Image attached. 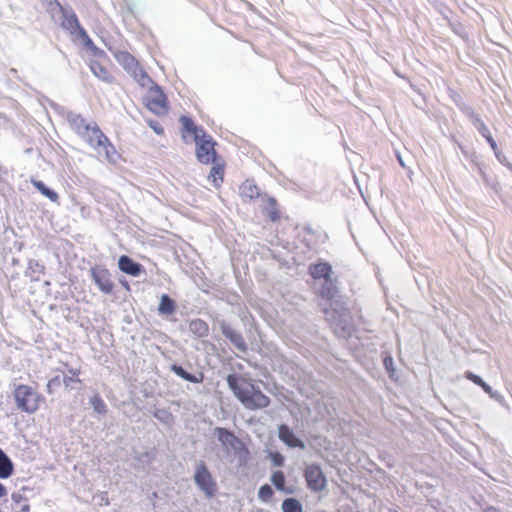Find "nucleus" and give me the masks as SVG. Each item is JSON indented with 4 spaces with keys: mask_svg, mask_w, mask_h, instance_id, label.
Listing matches in <instances>:
<instances>
[{
    "mask_svg": "<svg viewBox=\"0 0 512 512\" xmlns=\"http://www.w3.org/2000/svg\"><path fill=\"white\" fill-rule=\"evenodd\" d=\"M322 313L334 333L347 337L353 328V319L341 294L337 275L328 262L322 261Z\"/></svg>",
    "mask_w": 512,
    "mask_h": 512,
    "instance_id": "1",
    "label": "nucleus"
},
{
    "mask_svg": "<svg viewBox=\"0 0 512 512\" xmlns=\"http://www.w3.org/2000/svg\"><path fill=\"white\" fill-rule=\"evenodd\" d=\"M227 383L236 398L245 408L258 410L270 405L269 397L250 380L236 374H230L227 376Z\"/></svg>",
    "mask_w": 512,
    "mask_h": 512,
    "instance_id": "2",
    "label": "nucleus"
},
{
    "mask_svg": "<svg viewBox=\"0 0 512 512\" xmlns=\"http://www.w3.org/2000/svg\"><path fill=\"white\" fill-rule=\"evenodd\" d=\"M13 399L17 409L27 414H34L45 402V397L38 391L37 385L28 384L15 385Z\"/></svg>",
    "mask_w": 512,
    "mask_h": 512,
    "instance_id": "3",
    "label": "nucleus"
},
{
    "mask_svg": "<svg viewBox=\"0 0 512 512\" xmlns=\"http://www.w3.org/2000/svg\"><path fill=\"white\" fill-rule=\"evenodd\" d=\"M80 137L99 153L103 152L106 160L110 162L116 160L118 153L114 145L97 124H91Z\"/></svg>",
    "mask_w": 512,
    "mask_h": 512,
    "instance_id": "4",
    "label": "nucleus"
},
{
    "mask_svg": "<svg viewBox=\"0 0 512 512\" xmlns=\"http://www.w3.org/2000/svg\"><path fill=\"white\" fill-rule=\"evenodd\" d=\"M110 60L104 51H99L90 61L89 67L93 74L102 81L111 83L114 80Z\"/></svg>",
    "mask_w": 512,
    "mask_h": 512,
    "instance_id": "5",
    "label": "nucleus"
},
{
    "mask_svg": "<svg viewBox=\"0 0 512 512\" xmlns=\"http://www.w3.org/2000/svg\"><path fill=\"white\" fill-rule=\"evenodd\" d=\"M195 142L197 144L196 157L199 162L209 164L217 159L215 151L216 142L212 140L211 136L203 132V135Z\"/></svg>",
    "mask_w": 512,
    "mask_h": 512,
    "instance_id": "6",
    "label": "nucleus"
},
{
    "mask_svg": "<svg viewBox=\"0 0 512 512\" xmlns=\"http://www.w3.org/2000/svg\"><path fill=\"white\" fill-rule=\"evenodd\" d=\"M147 108L155 114H165L168 109L167 97L159 87H151L145 102Z\"/></svg>",
    "mask_w": 512,
    "mask_h": 512,
    "instance_id": "7",
    "label": "nucleus"
},
{
    "mask_svg": "<svg viewBox=\"0 0 512 512\" xmlns=\"http://www.w3.org/2000/svg\"><path fill=\"white\" fill-rule=\"evenodd\" d=\"M194 479L208 497H212L215 494L216 483L204 463L197 466Z\"/></svg>",
    "mask_w": 512,
    "mask_h": 512,
    "instance_id": "8",
    "label": "nucleus"
},
{
    "mask_svg": "<svg viewBox=\"0 0 512 512\" xmlns=\"http://www.w3.org/2000/svg\"><path fill=\"white\" fill-rule=\"evenodd\" d=\"M91 273L93 280L103 293L110 294L113 291L114 283L111 280V275L108 269L97 267L93 268Z\"/></svg>",
    "mask_w": 512,
    "mask_h": 512,
    "instance_id": "9",
    "label": "nucleus"
},
{
    "mask_svg": "<svg viewBox=\"0 0 512 512\" xmlns=\"http://www.w3.org/2000/svg\"><path fill=\"white\" fill-rule=\"evenodd\" d=\"M60 9L63 12L61 26L71 34L78 32L83 39L87 40V43H91L86 31L80 26L77 16L74 13H68L62 6H60Z\"/></svg>",
    "mask_w": 512,
    "mask_h": 512,
    "instance_id": "10",
    "label": "nucleus"
},
{
    "mask_svg": "<svg viewBox=\"0 0 512 512\" xmlns=\"http://www.w3.org/2000/svg\"><path fill=\"white\" fill-rule=\"evenodd\" d=\"M113 56L126 71L136 74L140 70L138 60L129 52L117 50L113 53Z\"/></svg>",
    "mask_w": 512,
    "mask_h": 512,
    "instance_id": "11",
    "label": "nucleus"
},
{
    "mask_svg": "<svg viewBox=\"0 0 512 512\" xmlns=\"http://www.w3.org/2000/svg\"><path fill=\"white\" fill-rule=\"evenodd\" d=\"M468 117L472 121L473 125L476 127L478 132L487 140V142L489 143L492 150L496 151L497 143L493 139L488 127L481 120V118L476 113H474L472 110L468 111Z\"/></svg>",
    "mask_w": 512,
    "mask_h": 512,
    "instance_id": "12",
    "label": "nucleus"
},
{
    "mask_svg": "<svg viewBox=\"0 0 512 512\" xmlns=\"http://www.w3.org/2000/svg\"><path fill=\"white\" fill-rule=\"evenodd\" d=\"M221 331L223 335L230 340V342L241 352H245L247 350L246 342L241 335V333L235 331L230 325L227 323L221 324Z\"/></svg>",
    "mask_w": 512,
    "mask_h": 512,
    "instance_id": "13",
    "label": "nucleus"
},
{
    "mask_svg": "<svg viewBox=\"0 0 512 512\" xmlns=\"http://www.w3.org/2000/svg\"><path fill=\"white\" fill-rule=\"evenodd\" d=\"M182 129V137L185 138L187 136H192L194 141H198L200 136L203 135V132H205L202 128H199L194 121L187 116H181L179 119Z\"/></svg>",
    "mask_w": 512,
    "mask_h": 512,
    "instance_id": "14",
    "label": "nucleus"
},
{
    "mask_svg": "<svg viewBox=\"0 0 512 512\" xmlns=\"http://www.w3.org/2000/svg\"><path fill=\"white\" fill-rule=\"evenodd\" d=\"M279 439L287 446L292 448H304V443L295 436L293 431L285 424H281L278 428Z\"/></svg>",
    "mask_w": 512,
    "mask_h": 512,
    "instance_id": "15",
    "label": "nucleus"
},
{
    "mask_svg": "<svg viewBox=\"0 0 512 512\" xmlns=\"http://www.w3.org/2000/svg\"><path fill=\"white\" fill-rule=\"evenodd\" d=\"M119 269L133 277H137L141 274L143 267L139 263L133 261L129 256L122 255L118 261Z\"/></svg>",
    "mask_w": 512,
    "mask_h": 512,
    "instance_id": "16",
    "label": "nucleus"
},
{
    "mask_svg": "<svg viewBox=\"0 0 512 512\" xmlns=\"http://www.w3.org/2000/svg\"><path fill=\"white\" fill-rule=\"evenodd\" d=\"M211 163L213 165L211 167L208 179L211 181L214 187L218 188L221 186L224 180L225 163L220 159H216Z\"/></svg>",
    "mask_w": 512,
    "mask_h": 512,
    "instance_id": "17",
    "label": "nucleus"
},
{
    "mask_svg": "<svg viewBox=\"0 0 512 512\" xmlns=\"http://www.w3.org/2000/svg\"><path fill=\"white\" fill-rule=\"evenodd\" d=\"M239 195L244 200H253L260 195V192L253 181L245 180L239 187Z\"/></svg>",
    "mask_w": 512,
    "mask_h": 512,
    "instance_id": "18",
    "label": "nucleus"
},
{
    "mask_svg": "<svg viewBox=\"0 0 512 512\" xmlns=\"http://www.w3.org/2000/svg\"><path fill=\"white\" fill-rule=\"evenodd\" d=\"M305 478L309 487L315 491L320 490V467L311 465L305 471Z\"/></svg>",
    "mask_w": 512,
    "mask_h": 512,
    "instance_id": "19",
    "label": "nucleus"
},
{
    "mask_svg": "<svg viewBox=\"0 0 512 512\" xmlns=\"http://www.w3.org/2000/svg\"><path fill=\"white\" fill-rule=\"evenodd\" d=\"M263 212L264 214L267 215L271 222H276L280 220V210L278 208L276 200L272 197H268L265 199Z\"/></svg>",
    "mask_w": 512,
    "mask_h": 512,
    "instance_id": "20",
    "label": "nucleus"
},
{
    "mask_svg": "<svg viewBox=\"0 0 512 512\" xmlns=\"http://www.w3.org/2000/svg\"><path fill=\"white\" fill-rule=\"evenodd\" d=\"M189 330L198 338H203L209 334V325L202 319H193L189 323Z\"/></svg>",
    "mask_w": 512,
    "mask_h": 512,
    "instance_id": "21",
    "label": "nucleus"
},
{
    "mask_svg": "<svg viewBox=\"0 0 512 512\" xmlns=\"http://www.w3.org/2000/svg\"><path fill=\"white\" fill-rule=\"evenodd\" d=\"M69 125L71 129L80 137L82 134H84L85 131H87L91 124L87 123L82 116L76 115L69 119Z\"/></svg>",
    "mask_w": 512,
    "mask_h": 512,
    "instance_id": "22",
    "label": "nucleus"
},
{
    "mask_svg": "<svg viewBox=\"0 0 512 512\" xmlns=\"http://www.w3.org/2000/svg\"><path fill=\"white\" fill-rule=\"evenodd\" d=\"M31 183L43 196L47 197L51 202H58V194L55 191L46 187V185L42 181L32 178Z\"/></svg>",
    "mask_w": 512,
    "mask_h": 512,
    "instance_id": "23",
    "label": "nucleus"
},
{
    "mask_svg": "<svg viewBox=\"0 0 512 512\" xmlns=\"http://www.w3.org/2000/svg\"><path fill=\"white\" fill-rule=\"evenodd\" d=\"M13 473V464L9 457L0 449V478H8Z\"/></svg>",
    "mask_w": 512,
    "mask_h": 512,
    "instance_id": "24",
    "label": "nucleus"
},
{
    "mask_svg": "<svg viewBox=\"0 0 512 512\" xmlns=\"http://www.w3.org/2000/svg\"><path fill=\"white\" fill-rule=\"evenodd\" d=\"M158 311L163 315H170L174 313L175 302L167 294H163L160 299Z\"/></svg>",
    "mask_w": 512,
    "mask_h": 512,
    "instance_id": "25",
    "label": "nucleus"
},
{
    "mask_svg": "<svg viewBox=\"0 0 512 512\" xmlns=\"http://www.w3.org/2000/svg\"><path fill=\"white\" fill-rule=\"evenodd\" d=\"M271 481L275 488L285 493H292L291 489L285 487V475L282 471H275L271 475Z\"/></svg>",
    "mask_w": 512,
    "mask_h": 512,
    "instance_id": "26",
    "label": "nucleus"
},
{
    "mask_svg": "<svg viewBox=\"0 0 512 512\" xmlns=\"http://www.w3.org/2000/svg\"><path fill=\"white\" fill-rule=\"evenodd\" d=\"M171 370L182 379L192 382V383H200L203 379V376L201 375L200 378L196 377L195 375L187 372L183 367L178 365H173L171 367Z\"/></svg>",
    "mask_w": 512,
    "mask_h": 512,
    "instance_id": "27",
    "label": "nucleus"
},
{
    "mask_svg": "<svg viewBox=\"0 0 512 512\" xmlns=\"http://www.w3.org/2000/svg\"><path fill=\"white\" fill-rule=\"evenodd\" d=\"M216 433H217V436H218V439L224 444V445H230V446H234L235 442L237 441V438L235 437V435L225 429V428H216Z\"/></svg>",
    "mask_w": 512,
    "mask_h": 512,
    "instance_id": "28",
    "label": "nucleus"
},
{
    "mask_svg": "<svg viewBox=\"0 0 512 512\" xmlns=\"http://www.w3.org/2000/svg\"><path fill=\"white\" fill-rule=\"evenodd\" d=\"M283 512H302L301 503L295 498H287L282 502Z\"/></svg>",
    "mask_w": 512,
    "mask_h": 512,
    "instance_id": "29",
    "label": "nucleus"
},
{
    "mask_svg": "<svg viewBox=\"0 0 512 512\" xmlns=\"http://www.w3.org/2000/svg\"><path fill=\"white\" fill-rule=\"evenodd\" d=\"M90 402H91V405L93 406V409L96 413H98V414H106L107 413V406L99 394L92 396Z\"/></svg>",
    "mask_w": 512,
    "mask_h": 512,
    "instance_id": "30",
    "label": "nucleus"
},
{
    "mask_svg": "<svg viewBox=\"0 0 512 512\" xmlns=\"http://www.w3.org/2000/svg\"><path fill=\"white\" fill-rule=\"evenodd\" d=\"M328 402H324L326 413L328 414L331 421L336 422L338 415L336 413L337 407H339V402L334 399H329Z\"/></svg>",
    "mask_w": 512,
    "mask_h": 512,
    "instance_id": "31",
    "label": "nucleus"
},
{
    "mask_svg": "<svg viewBox=\"0 0 512 512\" xmlns=\"http://www.w3.org/2000/svg\"><path fill=\"white\" fill-rule=\"evenodd\" d=\"M273 494H274V492H273L272 488L270 487V485H268V484L262 485L258 491V496H259L260 500H262L264 502L269 501L272 498Z\"/></svg>",
    "mask_w": 512,
    "mask_h": 512,
    "instance_id": "32",
    "label": "nucleus"
},
{
    "mask_svg": "<svg viewBox=\"0 0 512 512\" xmlns=\"http://www.w3.org/2000/svg\"><path fill=\"white\" fill-rule=\"evenodd\" d=\"M79 374H80L79 370H73V369L69 370V374L66 375L63 379L64 385L66 387H69L71 385V383L80 382Z\"/></svg>",
    "mask_w": 512,
    "mask_h": 512,
    "instance_id": "33",
    "label": "nucleus"
},
{
    "mask_svg": "<svg viewBox=\"0 0 512 512\" xmlns=\"http://www.w3.org/2000/svg\"><path fill=\"white\" fill-rule=\"evenodd\" d=\"M12 499L16 503L23 502L21 505V509H20L21 512H29L30 511V505L28 504L27 499L25 497H23L20 494H13Z\"/></svg>",
    "mask_w": 512,
    "mask_h": 512,
    "instance_id": "34",
    "label": "nucleus"
},
{
    "mask_svg": "<svg viewBox=\"0 0 512 512\" xmlns=\"http://www.w3.org/2000/svg\"><path fill=\"white\" fill-rule=\"evenodd\" d=\"M482 388L491 398L502 403L503 396L498 391H494L489 384L485 383Z\"/></svg>",
    "mask_w": 512,
    "mask_h": 512,
    "instance_id": "35",
    "label": "nucleus"
},
{
    "mask_svg": "<svg viewBox=\"0 0 512 512\" xmlns=\"http://www.w3.org/2000/svg\"><path fill=\"white\" fill-rule=\"evenodd\" d=\"M496 158L498 161L508 167L512 172V164L508 161L507 157L500 151H498V147L496 146V151H494Z\"/></svg>",
    "mask_w": 512,
    "mask_h": 512,
    "instance_id": "36",
    "label": "nucleus"
},
{
    "mask_svg": "<svg viewBox=\"0 0 512 512\" xmlns=\"http://www.w3.org/2000/svg\"><path fill=\"white\" fill-rule=\"evenodd\" d=\"M270 460L275 466H282L284 464V457L279 452H272L270 454Z\"/></svg>",
    "mask_w": 512,
    "mask_h": 512,
    "instance_id": "37",
    "label": "nucleus"
},
{
    "mask_svg": "<svg viewBox=\"0 0 512 512\" xmlns=\"http://www.w3.org/2000/svg\"><path fill=\"white\" fill-rule=\"evenodd\" d=\"M466 378L481 387H483V385L486 383L480 376H478L470 371L466 372Z\"/></svg>",
    "mask_w": 512,
    "mask_h": 512,
    "instance_id": "38",
    "label": "nucleus"
},
{
    "mask_svg": "<svg viewBox=\"0 0 512 512\" xmlns=\"http://www.w3.org/2000/svg\"><path fill=\"white\" fill-rule=\"evenodd\" d=\"M149 125L158 135H163L164 134V129H163V127L158 122L150 121Z\"/></svg>",
    "mask_w": 512,
    "mask_h": 512,
    "instance_id": "39",
    "label": "nucleus"
},
{
    "mask_svg": "<svg viewBox=\"0 0 512 512\" xmlns=\"http://www.w3.org/2000/svg\"><path fill=\"white\" fill-rule=\"evenodd\" d=\"M383 364L388 372L393 370V358L391 356L385 357Z\"/></svg>",
    "mask_w": 512,
    "mask_h": 512,
    "instance_id": "40",
    "label": "nucleus"
},
{
    "mask_svg": "<svg viewBox=\"0 0 512 512\" xmlns=\"http://www.w3.org/2000/svg\"><path fill=\"white\" fill-rule=\"evenodd\" d=\"M58 377H55V378H52L48 381V384H47V390L49 393L52 392V385L55 384V383H58Z\"/></svg>",
    "mask_w": 512,
    "mask_h": 512,
    "instance_id": "41",
    "label": "nucleus"
},
{
    "mask_svg": "<svg viewBox=\"0 0 512 512\" xmlns=\"http://www.w3.org/2000/svg\"><path fill=\"white\" fill-rule=\"evenodd\" d=\"M6 494H7V490H6L5 486L2 483H0V498L4 497Z\"/></svg>",
    "mask_w": 512,
    "mask_h": 512,
    "instance_id": "42",
    "label": "nucleus"
},
{
    "mask_svg": "<svg viewBox=\"0 0 512 512\" xmlns=\"http://www.w3.org/2000/svg\"><path fill=\"white\" fill-rule=\"evenodd\" d=\"M311 274L313 275L314 278H317V269H318V265H313L311 268Z\"/></svg>",
    "mask_w": 512,
    "mask_h": 512,
    "instance_id": "43",
    "label": "nucleus"
},
{
    "mask_svg": "<svg viewBox=\"0 0 512 512\" xmlns=\"http://www.w3.org/2000/svg\"><path fill=\"white\" fill-rule=\"evenodd\" d=\"M325 484H326V478H325V476L322 474V485H321L322 490H324V488H325Z\"/></svg>",
    "mask_w": 512,
    "mask_h": 512,
    "instance_id": "44",
    "label": "nucleus"
},
{
    "mask_svg": "<svg viewBox=\"0 0 512 512\" xmlns=\"http://www.w3.org/2000/svg\"><path fill=\"white\" fill-rule=\"evenodd\" d=\"M398 160H399V163L401 164V166H403V167H404V166H405V164H404V162H403V160H402L401 156H399V155H398Z\"/></svg>",
    "mask_w": 512,
    "mask_h": 512,
    "instance_id": "45",
    "label": "nucleus"
},
{
    "mask_svg": "<svg viewBox=\"0 0 512 512\" xmlns=\"http://www.w3.org/2000/svg\"><path fill=\"white\" fill-rule=\"evenodd\" d=\"M479 172H480L481 176L485 177V172L482 170V168H479Z\"/></svg>",
    "mask_w": 512,
    "mask_h": 512,
    "instance_id": "46",
    "label": "nucleus"
},
{
    "mask_svg": "<svg viewBox=\"0 0 512 512\" xmlns=\"http://www.w3.org/2000/svg\"><path fill=\"white\" fill-rule=\"evenodd\" d=\"M0 512H2V511L0 510Z\"/></svg>",
    "mask_w": 512,
    "mask_h": 512,
    "instance_id": "47",
    "label": "nucleus"
}]
</instances>
